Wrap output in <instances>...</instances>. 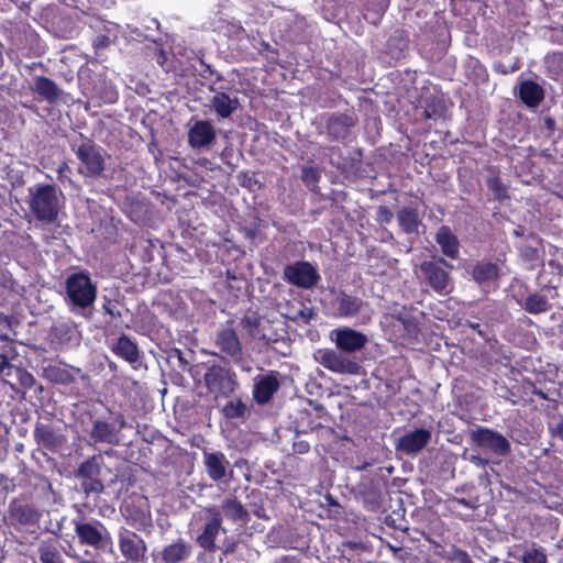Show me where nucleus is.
I'll return each instance as SVG.
<instances>
[{
	"label": "nucleus",
	"mask_w": 563,
	"mask_h": 563,
	"mask_svg": "<svg viewBox=\"0 0 563 563\" xmlns=\"http://www.w3.org/2000/svg\"><path fill=\"white\" fill-rule=\"evenodd\" d=\"M97 284L86 272L70 274L65 280V302L69 311L85 318L91 317L97 299Z\"/></svg>",
	"instance_id": "obj_1"
},
{
	"label": "nucleus",
	"mask_w": 563,
	"mask_h": 563,
	"mask_svg": "<svg viewBox=\"0 0 563 563\" xmlns=\"http://www.w3.org/2000/svg\"><path fill=\"white\" fill-rule=\"evenodd\" d=\"M26 202L35 220L44 224L54 223L63 206L60 194L55 186L48 184L29 187Z\"/></svg>",
	"instance_id": "obj_2"
},
{
	"label": "nucleus",
	"mask_w": 563,
	"mask_h": 563,
	"mask_svg": "<svg viewBox=\"0 0 563 563\" xmlns=\"http://www.w3.org/2000/svg\"><path fill=\"white\" fill-rule=\"evenodd\" d=\"M71 147L81 163V166L78 168L79 174L95 178L103 173L106 152L101 146L89 139H85L76 148L74 144Z\"/></svg>",
	"instance_id": "obj_3"
},
{
	"label": "nucleus",
	"mask_w": 563,
	"mask_h": 563,
	"mask_svg": "<svg viewBox=\"0 0 563 563\" xmlns=\"http://www.w3.org/2000/svg\"><path fill=\"white\" fill-rule=\"evenodd\" d=\"M313 357L317 363L335 374L358 375L362 368L354 356L346 355L339 349H319Z\"/></svg>",
	"instance_id": "obj_4"
},
{
	"label": "nucleus",
	"mask_w": 563,
	"mask_h": 563,
	"mask_svg": "<svg viewBox=\"0 0 563 563\" xmlns=\"http://www.w3.org/2000/svg\"><path fill=\"white\" fill-rule=\"evenodd\" d=\"M203 382L209 393L213 394L216 398L230 397L239 385L233 371L217 364L208 367L203 375Z\"/></svg>",
	"instance_id": "obj_5"
},
{
	"label": "nucleus",
	"mask_w": 563,
	"mask_h": 563,
	"mask_svg": "<svg viewBox=\"0 0 563 563\" xmlns=\"http://www.w3.org/2000/svg\"><path fill=\"white\" fill-rule=\"evenodd\" d=\"M283 279L298 288L311 289L320 280V275L312 264L299 261L285 266Z\"/></svg>",
	"instance_id": "obj_6"
},
{
	"label": "nucleus",
	"mask_w": 563,
	"mask_h": 563,
	"mask_svg": "<svg viewBox=\"0 0 563 563\" xmlns=\"http://www.w3.org/2000/svg\"><path fill=\"white\" fill-rule=\"evenodd\" d=\"M202 511L207 521L201 533L197 537L196 542L205 551L213 553L217 550V536L221 530L225 532V529L222 527V515L217 506L206 507Z\"/></svg>",
	"instance_id": "obj_7"
},
{
	"label": "nucleus",
	"mask_w": 563,
	"mask_h": 563,
	"mask_svg": "<svg viewBox=\"0 0 563 563\" xmlns=\"http://www.w3.org/2000/svg\"><path fill=\"white\" fill-rule=\"evenodd\" d=\"M471 439L477 446L499 456L508 455L511 450L510 442L506 437L493 429L477 428L472 431Z\"/></svg>",
	"instance_id": "obj_8"
},
{
	"label": "nucleus",
	"mask_w": 563,
	"mask_h": 563,
	"mask_svg": "<svg viewBox=\"0 0 563 563\" xmlns=\"http://www.w3.org/2000/svg\"><path fill=\"white\" fill-rule=\"evenodd\" d=\"M331 338L336 349L350 356L363 350L368 342V338L364 333L347 327L332 330Z\"/></svg>",
	"instance_id": "obj_9"
},
{
	"label": "nucleus",
	"mask_w": 563,
	"mask_h": 563,
	"mask_svg": "<svg viewBox=\"0 0 563 563\" xmlns=\"http://www.w3.org/2000/svg\"><path fill=\"white\" fill-rule=\"evenodd\" d=\"M118 540L120 552L128 561L137 563L144 559L147 545L139 534L121 528L118 533Z\"/></svg>",
	"instance_id": "obj_10"
},
{
	"label": "nucleus",
	"mask_w": 563,
	"mask_h": 563,
	"mask_svg": "<svg viewBox=\"0 0 563 563\" xmlns=\"http://www.w3.org/2000/svg\"><path fill=\"white\" fill-rule=\"evenodd\" d=\"M420 271L428 285L439 295H448L451 292L453 285L451 277L439 263L423 262L420 265Z\"/></svg>",
	"instance_id": "obj_11"
},
{
	"label": "nucleus",
	"mask_w": 563,
	"mask_h": 563,
	"mask_svg": "<svg viewBox=\"0 0 563 563\" xmlns=\"http://www.w3.org/2000/svg\"><path fill=\"white\" fill-rule=\"evenodd\" d=\"M119 428L108 421L97 419L92 422L89 438L93 443H102L109 445L120 444V432L125 427V420L122 416L117 418Z\"/></svg>",
	"instance_id": "obj_12"
},
{
	"label": "nucleus",
	"mask_w": 563,
	"mask_h": 563,
	"mask_svg": "<svg viewBox=\"0 0 563 563\" xmlns=\"http://www.w3.org/2000/svg\"><path fill=\"white\" fill-rule=\"evenodd\" d=\"M242 329L253 339L265 341L266 343L276 342L277 335L272 331L269 320L258 316L255 312L246 313L241 319Z\"/></svg>",
	"instance_id": "obj_13"
},
{
	"label": "nucleus",
	"mask_w": 563,
	"mask_h": 563,
	"mask_svg": "<svg viewBox=\"0 0 563 563\" xmlns=\"http://www.w3.org/2000/svg\"><path fill=\"white\" fill-rule=\"evenodd\" d=\"M74 525L75 533L79 542L84 545L99 549L109 540V533L101 523L93 525L90 522L74 521Z\"/></svg>",
	"instance_id": "obj_14"
},
{
	"label": "nucleus",
	"mask_w": 563,
	"mask_h": 563,
	"mask_svg": "<svg viewBox=\"0 0 563 563\" xmlns=\"http://www.w3.org/2000/svg\"><path fill=\"white\" fill-rule=\"evenodd\" d=\"M431 440V431L424 428L409 431L396 442V450L412 455L422 451Z\"/></svg>",
	"instance_id": "obj_15"
},
{
	"label": "nucleus",
	"mask_w": 563,
	"mask_h": 563,
	"mask_svg": "<svg viewBox=\"0 0 563 563\" xmlns=\"http://www.w3.org/2000/svg\"><path fill=\"white\" fill-rule=\"evenodd\" d=\"M216 345L233 362H240L242 360V344L233 328L224 327L218 331L216 335Z\"/></svg>",
	"instance_id": "obj_16"
},
{
	"label": "nucleus",
	"mask_w": 563,
	"mask_h": 563,
	"mask_svg": "<svg viewBox=\"0 0 563 563\" xmlns=\"http://www.w3.org/2000/svg\"><path fill=\"white\" fill-rule=\"evenodd\" d=\"M216 129L207 120H199L189 129L188 143L192 148H209L216 141Z\"/></svg>",
	"instance_id": "obj_17"
},
{
	"label": "nucleus",
	"mask_w": 563,
	"mask_h": 563,
	"mask_svg": "<svg viewBox=\"0 0 563 563\" xmlns=\"http://www.w3.org/2000/svg\"><path fill=\"white\" fill-rule=\"evenodd\" d=\"M280 384L277 377V373H268L263 376L255 378L253 397L260 405L267 404L273 395L278 390Z\"/></svg>",
	"instance_id": "obj_18"
},
{
	"label": "nucleus",
	"mask_w": 563,
	"mask_h": 563,
	"mask_svg": "<svg viewBox=\"0 0 563 563\" xmlns=\"http://www.w3.org/2000/svg\"><path fill=\"white\" fill-rule=\"evenodd\" d=\"M333 308L342 318H353L363 312L368 307L361 298L350 296L345 292H339L333 299Z\"/></svg>",
	"instance_id": "obj_19"
},
{
	"label": "nucleus",
	"mask_w": 563,
	"mask_h": 563,
	"mask_svg": "<svg viewBox=\"0 0 563 563\" xmlns=\"http://www.w3.org/2000/svg\"><path fill=\"white\" fill-rule=\"evenodd\" d=\"M191 545L181 538L165 545L157 554V563H183L191 555Z\"/></svg>",
	"instance_id": "obj_20"
},
{
	"label": "nucleus",
	"mask_w": 563,
	"mask_h": 563,
	"mask_svg": "<svg viewBox=\"0 0 563 563\" xmlns=\"http://www.w3.org/2000/svg\"><path fill=\"white\" fill-rule=\"evenodd\" d=\"M203 464L209 478L220 482L227 476L230 462L222 452L203 451Z\"/></svg>",
	"instance_id": "obj_21"
},
{
	"label": "nucleus",
	"mask_w": 563,
	"mask_h": 563,
	"mask_svg": "<svg viewBox=\"0 0 563 563\" xmlns=\"http://www.w3.org/2000/svg\"><path fill=\"white\" fill-rule=\"evenodd\" d=\"M40 518V511L32 506L16 501H12L9 506V520L13 526H34Z\"/></svg>",
	"instance_id": "obj_22"
},
{
	"label": "nucleus",
	"mask_w": 563,
	"mask_h": 563,
	"mask_svg": "<svg viewBox=\"0 0 563 563\" xmlns=\"http://www.w3.org/2000/svg\"><path fill=\"white\" fill-rule=\"evenodd\" d=\"M32 89L42 100H45L51 104L56 103L63 93V90L58 85L45 76H35L33 78Z\"/></svg>",
	"instance_id": "obj_23"
},
{
	"label": "nucleus",
	"mask_w": 563,
	"mask_h": 563,
	"mask_svg": "<svg viewBox=\"0 0 563 563\" xmlns=\"http://www.w3.org/2000/svg\"><path fill=\"white\" fill-rule=\"evenodd\" d=\"M214 91L210 99L212 110L221 119L230 118L240 107L238 97H231L223 91Z\"/></svg>",
	"instance_id": "obj_24"
},
{
	"label": "nucleus",
	"mask_w": 563,
	"mask_h": 563,
	"mask_svg": "<svg viewBox=\"0 0 563 563\" xmlns=\"http://www.w3.org/2000/svg\"><path fill=\"white\" fill-rule=\"evenodd\" d=\"M517 90L520 100L529 108L538 107L544 98L543 88L533 80L520 81Z\"/></svg>",
	"instance_id": "obj_25"
},
{
	"label": "nucleus",
	"mask_w": 563,
	"mask_h": 563,
	"mask_svg": "<svg viewBox=\"0 0 563 563\" xmlns=\"http://www.w3.org/2000/svg\"><path fill=\"white\" fill-rule=\"evenodd\" d=\"M34 439L38 445L56 451L64 444V437L55 432L49 426L37 423L34 429Z\"/></svg>",
	"instance_id": "obj_26"
},
{
	"label": "nucleus",
	"mask_w": 563,
	"mask_h": 563,
	"mask_svg": "<svg viewBox=\"0 0 563 563\" xmlns=\"http://www.w3.org/2000/svg\"><path fill=\"white\" fill-rule=\"evenodd\" d=\"M354 124L355 121L352 117L347 114H334L328 120V134L333 140H343L349 135L350 130Z\"/></svg>",
	"instance_id": "obj_27"
},
{
	"label": "nucleus",
	"mask_w": 563,
	"mask_h": 563,
	"mask_svg": "<svg viewBox=\"0 0 563 563\" xmlns=\"http://www.w3.org/2000/svg\"><path fill=\"white\" fill-rule=\"evenodd\" d=\"M397 220L400 229L407 233H418L422 220L417 208L404 207L397 213Z\"/></svg>",
	"instance_id": "obj_28"
},
{
	"label": "nucleus",
	"mask_w": 563,
	"mask_h": 563,
	"mask_svg": "<svg viewBox=\"0 0 563 563\" xmlns=\"http://www.w3.org/2000/svg\"><path fill=\"white\" fill-rule=\"evenodd\" d=\"M435 241L444 255L450 258L459 256V241L449 227L443 225L438 230Z\"/></svg>",
	"instance_id": "obj_29"
},
{
	"label": "nucleus",
	"mask_w": 563,
	"mask_h": 563,
	"mask_svg": "<svg viewBox=\"0 0 563 563\" xmlns=\"http://www.w3.org/2000/svg\"><path fill=\"white\" fill-rule=\"evenodd\" d=\"M112 351L130 364H135L140 358L137 345L126 335H121Z\"/></svg>",
	"instance_id": "obj_30"
},
{
	"label": "nucleus",
	"mask_w": 563,
	"mask_h": 563,
	"mask_svg": "<svg viewBox=\"0 0 563 563\" xmlns=\"http://www.w3.org/2000/svg\"><path fill=\"white\" fill-rule=\"evenodd\" d=\"M102 457L100 454L92 455L84 461L75 472L77 479H92L101 473Z\"/></svg>",
	"instance_id": "obj_31"
},
{
	"label": "nucleus",
	"mask_w": 563,
	"mask_h": 563,
	"mask_svg": "<svg viewBox=\"0 0 563 563\" xmlns=\"http://www.w3.org/2000/svg\"><path fill=\"white\" fill-rule=\"evenodd\" d=\"M221 510L225 518L233 521L247 522L250 519L247 510L236 498L224 499L221 504Z\"/></svg>",
	"instance_id": "obj_32"
},
{
	"label": "nucleus",
	"mask_w": 563,
	"mask_h": 563,
	"mask_svg": "<svg viewBox=\"0 0 563 563\" xmlns=\"http://www.w3.org/2000/svg\"><path fill=\"white\" fill-rule=\"evenodd\" d=\"M472 277L477 284L488 283L498 277V267L493 263H477L472 269Z\"/></svg>",
	"instance_id": "obj_33"
},
{
	"label": "nucleus",
	"mask_w": 563,
	"mask_h": 563,
	"mask_svg": "<svg viewBox=\"0 0 563 563\" xmlns=\"http://www.w3.org/2000/svg\"><path fill=\"white\" fill-rule=\"evenodd\" d=\"M521 563H548V555L545 550L532 543L530 547H526L522 553L517 558Z\"/></svg>",
	"instance_id": "obj_34"
},
{
	"label": "nucleus",
	"mask_w": 563,
	"mask_h": 563,
	"mask_svg": "<svg viewBox=\"0 0 563 563\" xmlns=\"http://www.w3.org/2000/svg\"><path fill=\"white\" fill-rule=\"evenodd\" d=\"M523 308L526 311L532 314H538L545 312L551 309V303L549 302V299L544 295L540 294H532L530 295L525 302Z\"/></svg>",
	"instance_id": "obj_35"
},
{
	"label": "nucleus",
	"mask_w": 563,
	"mask_h": 563,
	"mask_svg": "<svg viewBox=\"0 0 563 563\" xmlns=\"http://www.w3.org/2000/svg\"><path fill=\"white\" fill-rule=\"evenodd\" d=\"M44 376L55 384L69 385L74 382V376L68 369L55 365L45 367Z\"/></svg>",
	"instance_id": "obj_36"
},
{
	"label": "nucleus",
	"mask_w": 563,
	"mask_h": 563,
	"mask_svg": "<svg viewBox=\"0 0 563 563\" xmlns=\"http://www.w3.org/2000/svg\"><path fill=\"white\" fill-rule=\"evenodd\" d=\"M42 563H64L59 548L55 543H43L38 548Z\"/></svg>",
	"instance_id": "obj_37"
},
{
	"label": "nucleus",
	"mask_w": 563,
	"mask_h": 563,
	"mask_svg": "<svg viewBox=\"0 0 563 563\" xmlns=\"http://www.w3.org/2000/svg\"><path fill=\"white\" fill-rule=\"evenodd\" d=\"M245 412L246 405L241 399L230 400L222 408V413L228 419L242 418Z\"/></svg>",
	"instance_id": "obj_38"
},
{
	"label": "nucleus",
	"mask_w": 563,
	"mask_h": 563,
	"mask_svg": "<svg viewBox=\"0 0 563 563\" xmlns=\"http://www.w3.org/2000/svg\"><path fill=\"white\" fill-rule=\"evenodd\" d=\"M80 488L86 496L90 494H102L104 490V485L99 477H93L92 479H80Z\"/></svg>",
	"instance_id": "obj_39"
},
{
	"label": "nucleus",
	"mask_w": 563,
	"mask_h": 563,
	"mask_svg": "<svg viewBox=\"0 0 563 563\" xmlns=\"http://www.w3.org/2000/svg\"><path fill=\"white\" fill-rule=\"evenodd\" d=\"M488 189L494 194L496 200H505L508 198L506 186L500 181L498 177H489L487 179Z\"/></svg>",
	"instance_id": "obj_40"
},
{
	"label": "nucleus",
	"mask_w": 563,
	"mask_h": 563,
	"mask_svg": "<svg viewBox=\"0 0 563 563\" xmlns=\"http://www.w3.org/2000/svg\"><path fill=\"white\" fill-rule=\"evenodd\" d=\"M102 309L104 313L111 316L114 319L122 317V312L119 308L120 303L118 300L103 296Z\"/></svg>",
	"instance_id": "obj_41"
},
{
	"label": "nucleus",
	"mask_w": 563,
	"mask_h": 563,
	"mask_svg": "<svg viewBox=\"0 0 563 563\" xmlns=\"http://www.w3.org/2000/svg\"><path fill=\"white\" fill-rule=\"evenodd\" d=\"M114 38L115 36L111 38L108 34L96 36L92 41V47L96 54H99L100 51L108 48L113 43Z\"/></svg>",
	"instance_id": "obj_42"
},
{
	"label": "nucleus",
	"mask_w": 563,
	"mask_h": 563,
	"mask_svg": "<svg viewBox=\"0 0 563 563\" xmlns=\"http://www.w3.org/2000/svg\"><path fill=\"white\" fill-rule=\"evenodd\" d=\"M16 372L19 375L20 383L23 387L31 388L34 385L35 378L32 374L20 368H18Z\"/></svg>",
	"instance_id": "obj_43"
},
{
	"label": "nucleus",
	"mask_w": 563,
	"mask_h": 563,
	"mask_svg": "<svg viewBox=\"0 0 563 563\" xmlns=\"http://www.w3.org/2000/svg\"><path fill=\"white\" fill-rule=\"evenodd\" d=\"M294 451L298 454H305L310 450V444L308 441L296 437L294 440Z\"/></svg>",
	"instance_id": "obj_44"
},
{
	"label": "nucleus",
	"mask_w": 563,
	"mask_h": 563,
	"mask_svg": "<svg viewBox=\"0 0 563 563\" xmlns=\"http://www.w3.org/2000/svg\"><path fill=\"white\" fill-rule=\"evenodd\" d=\"M393 219V212L385 206H379L377 210V220L383 223H389Z\"/></svg>",
	"instance_id": "obj_45"
},
{
	"label": "nucleus",
	"mask_w": 563,
	"mask_h": 563,
	"mask_svg": "<svg viewBox=\"0 0 563 563\" xmlns=\"http://www.w3.org/2000/svg\"><path fill=\"white\" fill-rule=\"evenodd\" d=\"M464 459H466L467 461H470L472 464H474L477 467H485L489 463V461L487 459H484L476 454H472L470 456L464 455Z\"/></svg>",
	"instance_id": "obj_46"
},
{
	"label": "nucleus",
	"mask_w": 563,
	"mask_h": 563,
	"mask_svg": "<svg viewBox=\"0 0 563 563\" xmlns=\"http://www.w3.org/2000/svg\"><path fill=\"white\" fill-rule=\"evenodd\" d=\"M454 560L457 563H473L471 556L463 550H456L454 552Z\"/></svg>",
	"instance_id": "obj_47"
},
{
	"label": "nucleus",
	"mask_w": 563,
	"mask_h": 563,
	"mask_svg": "<svg viewBox=\"0 0 563 563\" xmlns=\"http://www.w3.org/2000/svg\"><path fill=\"white\" fill-rule=\"evenodd\" d=\"M173 354H174V356L177 357V360L179 362V367L183 371H186L189 366V362L184 357L183 352L180 350L176 349V350H174Z\"/></svg>",
	"instance_id": "obj_48"
},
{
	"label": "nucleus",
	"mask_w": 563,
	"mask_h": 563,
	"mask_svg": "<svg viewBox=\"0 0 563 563\" xmlns=\"http://www.w3.org/2000/svg\"><path fill=\"white\" fill-rule=\"evenodd\" d=\"M5 369L10 371L11 365L9 363L8 357L4 354H0V373L4 375H9Z\"/></svg>",
	"instance_id": "obj_49"
},
{
	"label": "nucleus",
	"mask_w": 563,
	"mask_h": 563,
	"mask_svg": "<svg viewBox=\"0 0 563 563\" xmlns=\"http://www.w3.org/2000/svg\"><path fill=\"white\" fill-rule=\"evenodd\" d=\"M70 170L68 164L66 163H63L58 166L57 168V174H58V178L59 180H63V178L65 177V174L68 173Z\"/></svg>",
	"instance_id": "obj_50"
},
{
	"label": "nucleus",
	"mask_w": 563,
	"mask_h": 563,
	"mask_svg": "<svg viewBox=\"0 0 563 563\" xmlns=\"http://www.w3.org/2000/svg\"><path fill=\"white\" fill-rule=\"evenodd\" d=\"M553 435H556L563 440V421L558 423V426L553 429Z\"/></svg>",
	"instance_id": "obj_51"
},
{
	"label": "nucleus",
	"mask_w": 563,
	"mask_h": 563,
	"mask_svg": "<svg viewBox=\"0 0 563 563\" xmlns=\"http://www.w3.org/2000/svg\"><path fill=\"white\" fill-rule=\"evenodd\" d=\"M275 563H295L294 560L291 559H288V558H283L278 561H276Z\"/></svg>",
	"instance_id": "obj_52"
},
{
	"label": "nucleus",
	"mask_w": 563,
	"mask_h": 563,
	"mask_svg": "<svg viewBox=\"0 0 563 563\" xmlns=\"http://www.w3.org/2000/svg\"><path fill=\"white\" fill-rule=\"evenodd\" d=\"M439 263H441V264L445 265V266H446V267H449V268H452V265H450V264H449L444 258H440V260H439Z\"/></svg>",
	"instance_id": "obj_53"
},
{
	"label": "nucleus",
	"mask_w": 563,
	"mask_h": 563,
	"mask_svg": "<svg viewBox=\"0 0 563 563\" xmlns=\"http://www.w3.org/2000/svg\"><path fill=\"white\" fill-rule=\"evenodd\" d=\"M468 325L474 329V330H478L479 329V323H473V322H470Z\"/></svg>",
	"instance_id": "obj_54"
},
{
	"label": "nucleus",
	"mask_w": 563,
	"mask_h": 563,
	"mask_svg": "<svg viewBox=\"0 0 563 563\" xmlns=\"http://www.w3.org/2000/svg\"><path fill=\"white\" fill-rule=\"evenodd\" d=\"M0 340H1V341H9V340H10V338H9V335H8V334H0Z\"/></svg>",
	"instance_id": "obj_55"
},
{
	"label": "nucleus",
	"mask_w": 563,
	"mask_h": 563,
	"mask_svg": "<svg viewBox=\"0 0 563 563\" xmlns=\"http://www.w3.org/2000/svg\"><path fill=\"white\" fill-rule=\"evenodd\" d=\"M317 410L320 411L322 415H325V410L322 406H317Z\"/></svg>",
	"instance_id": "obj_56"
},
{
	"label": "nucleus",
	"mask_w": 563,
	"mask_h": 563,
	"mask_svg": "<svg viewBox=\"0 0 563 563\" xmlns=\"http://www.w3.org/2000/svg\"><path fill=\"white\" fill-rule=\"evenodd\" d=\"M459 503L464 505V506H468V501L465 500L464 498L460 499Z\"/></svg>",
	"instance_id": "obj_57"
},
{
	"label": "nucleus",
	"mask_w": 563,
	"mask_h": 563,
	"mask_svg": "<svg viewBox=\"0 0 563 563\" xmlns=\"http://www.w3.org/2000/svg\"><path fill=\"white\" fill-rule=\"evenodd\" d=\"M80 563H97L96 561H91V560H82L80 561Z\"/></svg>",
	"instance_id": "obj_58"
},
{
	"label": "nucleus",
	"mask_w": 563,
	"mask_h": 563,
	"mask_svg": "<svg viewBox=\"0 0 563 563\" xmlns=\"http://www.w3.org/2000/svg\"><path fill=\"white\" fill-rule=\"evenodd\" d=\"M424 113H426V118H431V114L428 109L424 111Z\"/></svg>",
	"instance_id": "obj_59"
},
{
	"label": "nucleus",
	"mask_w": 563,
	"mask_h": 563,
	"mask_svg": "<svg viewBox=\"0 0 563 563\" xmlns=\"http://www.w3.org/2000/svg\"><path fill=\"white\" fill-rule=\"evenodd\" d=\"M537 394L540 395L542 398H545V396L542 391H537Z\"/></svg>",
	"instance_id": "obj_60"
},
{
	"label": "nucleus",
	"mask_w": 563,
	"mask_h": 563,
	"mask_svg": "<svg viewBox=\"0 0 563 563\" xmlns=\"http://www.w3.org/2000/svg\"><path fill=\"white\" fill-rule=\"evenodd\" d=\"M383 7L386 8L387 7V0H383Z\"/></svg>",
	"instance_id": "obj_61"
},
{
	"label": "nucleus",
	"mask_w": 563,
	"mask_h": 563,
	"mask_svg": "<svg viewBox=\"0 0 563 563\" xmlns=\"http://www.w3.org/2000/svg\"><path fill=\"white\" fill-rule=\"evenodd\" d=\"M93 62H96V59H95V58L87 59V63H93Z\"/></svg>",
	"instance_id": "obj_62"
},
{
	"label": "nucleus",
	"mask_w": 563,
	"mask_h": 563,
	"mask_svg": "<svg viewBox=\"0 0 563 563\" xmlns=\"http://www.w3.org/2000/svg\"><path fill=\"white\" fill-rule=\"evenodd\" d=\"M46 484H47V487H48V488H51V487H52V484H51L48 481H46Z\"/></svg>",
	"instance_id": "obj_63"
},
{
	"label": "nucleus",
	"mask_w": 563,
	"mask_h": 563,
	"mask_svg": "<svg viewBox=\"0 0 563 563\" xmlns=\"http://www.w3.org/2000/svg\"><path fill=\"white\" fill-rule=\"evenodd\" d=\"M108 455H111L113 452L112 451H107L106 452Z\"/></svg>",
	"instance_id": "obj_64"
}]
</instances>
